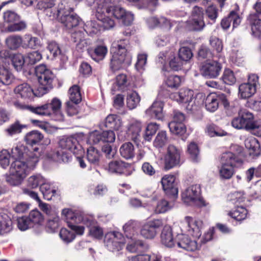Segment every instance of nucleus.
<instances>
[{"label": "nucleus", "instance_id": "64", "mask_svg": "<svg viewBox=\"0 0 261 261\" xmlns=\"http://www.w3.org/2000/svg\"><path fill=\"white\" fill-rule=\"evenodd\" d=\"M251 30L253 35L261 39V19H255L251 24Z\"/></svg>", "mask_w": 261, "mask_h": 261}, {"label": "nucleus", "instance_id": "49", "mask_svg": "<svg viewBox=\"0 0 261 261\" xmlns=\"http://www.w3.org/2000/svg\"><path fill=\"white\" fill-rule=\"evenodd\" d=\"M69 98L71 102L75 104L80 103L82 100V96L80 87L77 85H73L69 90Z\"/></svg>", "mask_w": 261, "mask_h": 261}, {"label": "nucleus", "instance_id": "11", "mask_svg": "<svg viewBox=\"0 0 261 261\" xmlns=\"http://www.w3.org/2000/svg\"><path fill=\"white\" fill-rule=\"evenodd\" d=\"M194 95L193 90L181 89L178 92L171 93L169 96L173 100L185 103V107L188 111L193 112L196 110L198 107Z\"/></svg>", "mask_w": 261, "mask_h": 261}, {"label": "nucleus", "instance_id": "62", "mask_svg": "<svg viewBox=\"0 0 261 261\" xmlns=\"http://www.w3.org/2000/svg\"><path fill=\"white\" fill-rule=\"evenodd\" d=\"M60 237L64 242L68 243L72 241L75 236L74 232L63 228L60 230Z\"/></svg>", "mask_w": 261, "mask_h": 261}, {"label": "nucleus", "instance_id": "53", "mask_svg": "<svg viewBox=\"0 0 261 261\" xmlns=\"http://www.w3.org/2000/svg\"><path fill=\"white\" fill-rule=\"evenodd\" d=\"M168 126L170 132L175 135H182L186 131V127L182 123L170 122Z\"/></svg>", "mask_w": 261, "mask_h": 261}, {"label": "nucleus", "instance_id": "29", "mask_svg": "<svg viewBox=\"0 0 261 261\" xmlns=\"http://www.w3.org/2000/svg\"><path fill=\"white\" fill-rule=\"evenodd\" d=\"M88 53L91 58L96 62L102 60L108 53V48L104 44L97 45L94 49H88Z\"/></svg>", "mask_w": 261, "mask_h": 261}, {"label": "nucleus", "instance_id": "34", "mask_svg": "<svg viewBox=\"0 0 261 261\" xmlns=\"http://www.w3.org/2000/svg\"><path fill=\"white\" fill-rule=\"evenodd\" d=\"M15 80V77L9 69L0 67V84L8 86L12 84Z\"/></svg>", "mask_w": 261, "mask_h": 261}, {"label": "nucleus", "instance_id": "56", "mask_svg": "<svg viewBox=\"0 0 261 261\" xmlns=\"http://www.w3.org/2000/svg\"><path fill=\"white\" fill-rule=\"evenodd\" d=\"M159 125L156 123H150L148 124L146 128L144 138L146 141H150L152 136L159 129Z\"/></svg>", "mask_w": 261, "mask_h": 261}, {"label": "nucleus", "instance_id": "13", "mask_svg": "<svg viewBox=\"0 0 261 261\" xmlns=\"http://www.w3.org/2000/svg\"><path fill=\"white\" fill-rule=\"evenodd\" d=\"M163 224V221L161 219H154L148 221L141 226L140 230V235L146 239H153Z\"/></svg>", "mask_w": 261, "mask_h": 261}, {"label": "nucleus", "instance_id": "26", "mask_svg": "<svg viewBox=\"0 0 261 261\" xmlns=\"http://www.w3.org/2000/svg\"><path fill=\"white\" fill-rule=\"evenodd\" d=\"M239 115L244 123L246 130H252L259 127L254 121L253 114L246 109H242L239 112Z\"/></svg>", "mask_w": 261, "mask_h": 261}, {"label": "nucleus", "instance_id": "2", "mask_svg": "<svg viewBox=\"0 0 261 261\" xmlns=\"http://www.w3.org/2000/svg\"><path fill=\"white\" fill-rule=\"evenodd\" d=\"M128 41L127 40H120L114 42L111 48L112 57L111 60V68L116 70L122 67L123 65H129L132 62V57L127 51Z\"/></svg>", "mask_w": 261, "mask_h": 261}, {"label": "nucleus", "instance_id": "32", "mask_svg": "<svg viewBox=\"0 0 261 261\" xmlns=\"http://www.w3.org/2000/svg\"><path fill=\"white\" fill-rule=\"evenodd\" d=\"M231 22L233 28L238 27L241 22L240 17L234 11H231L228 17L223 19L221 24L223 29L226 30L229 28Z\"/></svg>", "mask_w": 261, "mask_h": 261}, {"label": "nucleus", "instance_id": "39", "mask_svg": "<svg viewBox=\"0 0 261 261\" xmlns=\"http://www.w3.org/2000/svg\"><path fill=\"white\" fill-rule=\"evenodd\" d=\"M40 45V41L39 39L30 35L26 34L22 38V46L24 48L35 49Z\"/></svg>", "mask_w": 261, "mask_h": 261}, {"label": "nucleus", "instance_id": "30", "mask_svg": "<svg viewBox=\"0 0 261 261\" xmlns=\"http://www.w3.org/2000/svg\"><path fill=\"white\" fill-rule=\"evenodd\" d=\"M139 223L135 220H130L126 222L123 226V230L125 236L129 239L136 238L138 236V230Z\"/></svg>", "mask_w": 261, "mask_h": 261}, {"label": "nucleus", "instance_id": "19", "mask_svg": "<svg viewBox=\"0 0 261 261\" xmlns=\"http://www.w3.org/2000/svg\"><path fill=\"white\" fill-rule=\"evenodd\" d=\"M131 166L129 164L122 161H114L110 162L106 167V169L111 173L129 175V169Z\"/></svg>", "mask_w": 261, "mask_h": 261}, {"label": "nucleus", "instance_id": "48", "mask_svg": "<svg viewBox=\"0 0 261 261\" xmlns=\"http://www.w3.org/2000/svg\"><path fill=\"white\" fill-rule=\"evenodd\" d=\"M59 225V218L57 213L49 216L46 224L47 230L50 232H54L58 228Z\"/></svg>", "mask_w": 261, "mask_h": 261}, {"label": "nucleus", "instance_id": "33", "mask_svg": "<svg viewBox=\"0 0 261 261\" xmlns=\"http://www.w3.org/2000/svg\"><path fill=\"white\" fill-rule=\"evenodd\" d=\"M43 138V135L38 130H32L28 133L25 137L24 140L27 144L30 145L29 148H32L33 145L38 144Z\"/></svg>", "mask_w": 261, "mask_h": 261}, {"label": "nucleus", "instance_id": "35", "mask_svg": "<svg viewBox=\"0 0 261 261\" xmlns=\"http://www.w3.org/2000/svg\"><path fill=\"white\" fill-rule=\"evenodd\" d=\"M88 218L91 220V222L89 224L88 223L83 224L89 228L90 235L96 239H101L103 233L102 228L96 225L95 222L92 217L88 216Z\"/></svg>", "mask_w": 261, "mask_h": 261}, {"label": "nucleus", "instance_id": "52", "mask_svg": "<svg viewBox=\"0 0 261 261\" xmlns=\"http://www.w3.org/2000/svg\"><path fill=\"white\" fill-rule=\"evenodd\" d=\"M131 240L128 242L126 249L132 253L140 251L143 246V242L140 240H137L136 238L130 239Z\"/></svg>", "mask_w": 261, "mask_h": 261}, {"label": "nucleus", "instance_id": "3", "mask_svg": "<svg viewBox=\"0 0 261 261\" xmlns=\"http://www.w3.org/2000/svg\"><path fill=\"white\" fill-rule=\"evenodd\" d=\"M59 148L63 150H57L53 155V159L58 162H68L70 156L67 151L74 154H82L83 151L77 139L73 137H64L59 142Z\"/></svg>", "mask_w": 261, "mask_h": 261}, {"label": "nucleus", "instance_id": "37", "mask_svg": "<svg viewBox=\"0 0 261 261\" xmlns=\"http://www.w3.org/2000/svg\"><path fill=\"white\" fill-rule=\"evenodd\" d=\"M141 101V97L139 94L135 91L127 93L126 96V106L129 110L136 108Z\"/></svg>", "mask_w": 261, "mask_h": 261}, {"label": "nucleus", "instance_id": "43", "mask_svg": "<svg viewBox=\"0 0 261 261\" xmlns=\"http://www.w3.org/2000/svg\"><path fill=\"white\" fill-rule=\"evenodd\" d=\"M116 86L117 89H115V86L112 88V92H115L116 90H120L124 91L127 89L129 83L127 81V78L125 74H120L118 75L116 77Z\"/></svg>", "mask_w": 261, "mask_h": 261}, {"label": "nucleus", "instance_id": "21", "mask_svg": "<svg viewBox=\"0 0 261 261\" xmlns=\"http://www.w3.org/2000/svg\"><path fill=\"white\" fill-rule=\"evenodd\" d=\"M142 123L137 120H132L127 125V133L130 138L136 143L141 139Z\"/></svg>", "mask_w": 261, "mask_h": 261}, {"label": "nucleus", "instance_id": "61", "mask_svg": "<svg viewBox=\"0 0 261 261\" xmlns=\"http://www.w3.org/2000/svg\"><path fill=\"white\" fill-rule=\"evenodd\" d=\"M41 59V54L37 51H34L27 54L25 57V62L33 65L39 61Z\"/></svg>", "mask_w": 261, "mask_h": 261}, {"label": "nucleus", "instance_id": "38", "mask_svg": "<svg viewBox=\"0 0 261 261\" xmlns=\"http://www.w3.org/2000/svg\"><path fill=\"white\" fill-rule=\"evenodd\" d=\"M119 151L121 156L127 160L133 158L135 154L134 146L130 142L123 143L120 147Z\"/></svg>", "mask_w": 261, "mask_h": 261}, {"label": "nucleus", "instance_id": "36", "mask_svg": "<svg viewBox=\"0 0 261 261\" xmlns=\"http://www.w3.org/2000/svg\"><path fill=\"white\" fill-rule=\"evenodd\" d=\"M5 42L9 49L15 50L22 45V38L18 35H12L7 37Z\"/></svg>", "mask_w": 261, "mask_h": 261}, {"label": "nucleus", "instance_id": "51", "mask_svg": "<svg viewBox=\"0 0 261 261\" xmlns=\"http://www.w3.org/2000/svg\"><path fill=\"white\" fill-rule=\"evenodd\" d=\"M28 187L34 189L41 185L45 182V179L39 174H35L29 177L27 180Z\"/></svg>", "mask_w": 261, "mask_h": 261}, {"label": "nucleus", "instance_id": "22", "mask_svg": "<svg viewBox=\"0 0 261 261\" xmlns=\"http://www.w3.org/2000/svg\"><path fill=\"white\" fill-rule=\"evenodd\" d=\"M221 164L224 166L238 168L242 166L243 161L232 152H227L222 154Z\"/></svg>", "mask_w": 261, "mask_h": 261}, {"label": "nucleus", "instance_id": "9", "mask_svg": "<svg viewBox=\"0 0 261 261\" xmlns=\"http://www.w3.org/2000/svg\"><path fill=\"white\" fill-rule=\"evenodd\" d=\"M213 237V230H209L204 233L200 241L199 240H192L187 235L179 234L177 236V245L179 247L183 248L187 251H193L197 249L200 246V243H205L212 240Z\"/></svg>", "mask_w": 261, "mask_h": 261}, {"label": "nucleus", "instance_id": "8", "mask_svg": "<svg viewBox=\"0 0 261 261\" xmlns=\"http://www.w3.org/2000/svg\"><path fill=\"white\" fill-rule=\"evenodd\" d=\"M35 72L39 83L37 89L38 95V97H40L51 89V83L54 76L51 71L43 64L37 66Z\"/></svg>", "mask_w": 261, "mask_h": 261}, {"label": "nucleus", "instance_id": "23", "mask_svg": "<svg viewBox=\"0 0 261 261\" xmlns=\"http://www.w3.org/2000/svg\"><path fill=\"white\" fill-rule=\"evenodd\" d=\"M84 32H85L84 30H79L75 31L71 35L72 40L76 43V49L80 51H82L91 44V41L86 38V35Z\"/></svg>", "mask_w": 261, "mask_h": 261}, {"label": "nucleus", "instance_id": "4", "mask_svg": "<svg viewBox=\"0 0 261 261\" xmlns=\"http://www.w3.org/2000/svg\"><path fill=\"white\" fill-rule=\"evenodd\" d=\"M61 105V100L55 97L49 102L37 106H31L29 109L30 112L41 116H49L54 114L55 120L62 121L64 117L60 112Z\"/></svg>", "mask_w": 261, "mask_h": 261}, {"label": "nucleus", "instance_id": "16", "mask_svg": "<svg viewBox=\"0 0 261 261\" xmlns=\"http://www.w3.org/2000/svg\"><path fill=\"white\" fill-rule=\"evenodd\" d=\"M106 13L122 20L125 25H130L134 20V14L119 6H111L106 9Z\"/></svg>", "mask_w": 261, "mask_h": 261}, {"label": "nucleus", "instance_id": "27", "mask_svg": "<svg viewBox=\"0 0 261 261\" xmlns=\"http://www.w3.org/2000/svg\"><path fill=\"white\" fill-rule=\"evenodd\" d=\"M14 92L16 94L24 99L30 98L34 95L38 96V91L37 90L36 92H34L30 85L27 83H23L16 86Z\"/></svg>", "mask_w": 261, "mask_h": 261}, {"label": "nucleus", "instance_id": "10", "mask_svg": "<svg viewBox=\"0 0 261 261\" xmlns=\"http://www.w3.org/2000/svg\"><path fill=\"white\" fill-rule=\"evenodd\" d=\"M182 201L189 205L203 206L205 202L201 196V190L199 185H192L186 188L181 193Z\"/></svg>", "mask_w": 261, "mask_h": 261}, {"label": "nucleus", "instance_id": "17", "mask_svg": "<svg viewBox=\"0 0 261 261\" xmlns=\"http://www.w3.org/2000/svg\"><path fill=\"white\" fill-rule=\"evenodd\" d=\"M181 223L186 226V230L189 234L194 238V240L199 239V237L201 235V229L203 225L201 221L195 220L190 216H186Z\"/></svg>", "mask_w": 261, "mask_h": 261}, {"label": "nucleus", "instance_id": "20", "mask_svg": "<svg viewBox=\"0 0 261 261\" xmlns=\"http://www.w3.org/2000/svg\"><path fill=\"white\" fill-rule=\"evenodd\" d=\"M224 94L211 93L204 98V106L205 109L211 113L216 111L219 105L221 98H224Z\"/></svg>", "mask_w": 261, "mask_h": 261}, {"label": "nucleus", "instance_id": "25", "mask_svg": "<svg viewBox=\"0 0 261 261\" xmlns=\"http://www.w3.org/2000/svg\"><path fill=\"white\" fill-rule=\"evenodd\" d=\"M161 240L162 244L167 247L171 248L175 245V240L173 236L171 227L169 225L164 226L161 234Z\"/></svg>", "mask_w": 261, "mask_h": 261}, {"label": "nucleus", "instance_id": "54", "mask_svg": "<svg viewBox=\"0 0 261 261\" xmlns=\"http://www.w3.org/2000/svg\"><path fill=\"white\" fill-rule=\"evenodd\" d=\"M233 168L231 166L221 165L219 170L220 178L223 179H230L234 174Z\"/></svg>", "mask_w": 261, "mask_h": 261}, {"label": "nucleus", "instance_id": "1", "mask_svg": "<svg viewBox=\"0 0 261 261\" xmlns=\"http://www.w3.org/2000/svg\"><path fill=\"white\" fill-rule=\"evenodd\" d=\"M40 157V153L37 152L30 160L14 161L10 167L9 175L6 176V181L13 186L21 185L29 174L35 169Z\"/></svg>", "mask_w": 261, "mask_h": 261}, {"label": "nucleus", "instance_id": "40", "mask_svg": "<svg viewBox=\"0 0 261 261\" xmlns=\"http://www.w3.org/2000/svg\"><path fill=\"white\" fill-rule=\"evenodd\" d=\"M239 90L240 97L244 99L251 97L256 91V89L253 86H250L246 83L240 85Z\"/></svg>", "mask_w": 261, "mask_h": 261}, {"label": "nucleus", "instance_id": "28", "mask_svg": "<svg viewBox=\"0 0 261 261\" xmlns=\"http://www.w3.org/2000/svg\"><path fill=\"white\" fill-rule=\"evenodd\" d=\"M103 125L106 127L115 130H119L123 126L121 119L119 116L115 114L108 115L104 120Z\"/></svg>", "mask_w": 261, "mask_h": 261}, {"label": "nucleus", "instance_id": "5", "mask_svg": "<svg viewBox=\"0 0 261 261\" xmlns=\"http://www.w3.org/2000/svg\"><path fill=\"white\" fill-rule=\"evenodd\" d=\"M62 215L67 221L68 226L76 234L82 235L84 232V227L83 226H78L79 223H88L91 220L88 218V216L84 213L76 212H74L69 208H64L62 210Z\"/></svg>", "mask_w": 261, "mask_h": 261}, {"label": "nucleus", "instance_id": "45", "mask_svg": "<svg viewBox=\"0 0 261 261\" xmlns=\"http://www.w3.org/2000/svg\"><path fill=\"white\" fill-rule=\"evenodd\" d=\"M247 214L248 212L245 207L238 206L233 211L230 212L228 215L237 221H240L246 219Z\"/></svg>", "mask_w": 261, "mask_h": 261}, {"label": "nucleus", "instance_id": "44", "mask_svg": "<svg viewBox=\"0 0 261 261\" xmlns=\"http://www.w3.org/2000/svg\"><path fill=\"white\" fill-rule=\"evenodd\" d=\"M186 22L188 29L191 31H201L205 25L203 19L200 18H191V20L188 21Z\"/></svg>", "mask_w": 261, "mask_h": 261}, {"label": "nucleus", "instance_id": "57", "mask_svg": "<svg viewBox=\"0 0 261 261\" xmlns=\"http://www.w3.org/2000/svg\"><path fill=\"white\" fill-rule=\"evenodd\" d=\"M172 207V205L168 201L162 199L158 202L154 209V212L157 214L164 213L170 210Z\"/></svg>", "mask_w": 261, "mask_h": 261}, {"label": "nucleus", "instance_id": "46", "mask_svg": "<svg viewBox=\"0 0 261 261\" xmlns=\"http://www.w3.org/2000/svg\"><path fill=\"white\" fill-rule=\"evenodd\" d=\"M96 16L97 18L102 23L105 29H110L114 26L115 22L114 20L109 16H106L105 14L101 12L99 8L97 10Z\"/></svg>", "mask_w": 261, "mask_h": 261}, {"label": "nucleus", "instance_id": "63", "mask_svg": "<svg viewBox=\"0 0 261 261\" xmlns=\"http://www.w3.org/2000/svg\"><path fill=\"white\" fill-rule=\"evenodd\" d=\"M180 83V77L175 75H171L169 76L166 81V84L167 86L171 88H178L179 86Z\"/></svg>", "mask_w": 261, "mask_h": 261}, {"label": "nucleus", "instance_id": "31", "mask_svg": "<svg viewBox=\"0 0 261 261\" xmlns=\"http://www.w3.org/2000/svg\"><path fill=\"white\" fill-rule=\"evenodd\" d=\"M175 180L174 175L168 174L164 176L161 180L163 190L166 192L177 194L178 191L175 187Z\"/></svg>", "mask_w": 261, "mask_h": 261}, {"label": "nucleus", "instance_id": "42", "mask_svg": "<svg viewBox=\"0 0 261 261\" xmlns=\"http://www.w3.org/2000/svg\"><path fill=\"white\" fill-rule=\"evenodd\" d=\"M12 229V222L7 216L0 215V235L10 232Z\"/></svg>", "mask_w": 261, "mask_h": 261}, {"label": "nucleus", "instance_id": "24", "mask_svg": "<svg viewBox=\"0 0 261 261\" xmlns=\"http://www.w3.org/2000/svg\"><path fill=\"white\" fill-rule=\"evenodd\" d=\"M164 103L161 100H155L152 105L146 110V114L149 116L160 120L164 117Z\"/></svg>", "mask_w": 261, "mask_h": 261}, {"label": "nucleus", "instance_id": "15", "mask_svg": "<svg viewBox=\"0 0 261 261\" xmlns=\"http://www.w3.org/2000/svg\"><path fill=\"white\" fill-rule=\"evenodd\" d=\"M180 154L181 151L179 149L174 145H169L164 157L165 168L169 170L179 166L181 164Z\"/></svg>", "mask_w": 261, "mask_h": 261}, {"label": "nucleus", "instance_id": "59", "mask_svg": "<svg viewBox=\"0 0 261 261\" xmlns=\"http://www.w3.org/2000/svg\"><path fill=\"white\" fill-rule=\"evenodd\" d=\"M206 133L210 137L224 136L227 133L223 130L219 129L214 125H209L206 127Z\"/></svg>", "mask_w": 261, "mask_h": 261}, {"label": "nucleus", "instance_id": "60", "mask_svg": "<svg viewBox=\"0 0 261 261\" xmlns=\"http://www.w3.org/2000/svg\"><path fill=\"white\" fill-rule=\"evenodd\" d=\"M10 158L11 154L10 152L7 149H3L0 151V165L6 169L10 164Z\"/></svg>", "mask_w": 261, "mask_h": 261}, {"label": "nucleus", "instance_id": "58", "mask_svg": "<svg viewBox=\"0 0 261 261\" xmlns=\"http://www.w3.org/2000/svg\"><path fill=\"white\" fill-rule=\"evenodd\" d=\"M222 79L224 83L229 85L234 84L236 82L233 72L229 69L224 70Z\"/></svg>", "mask_w": 261, "mask_h": 261}, {"label": "nucleus", "instance_id": "12", "mask_svg": "<svg viewBox=\"0 0 261 261\" xmlns=\"http://www.w3.org/2000/svg\"><path fill=\"white\" fill-rule=\"evenodd\" d=\"M37 152L40 153L41 156L42 153V148L38 146L29 148L23 145H17L11 149L10 153L11 158L14 161H23L25 159H31V156L35 155Z\"/></svg>", "mask_w": 261, "mask_h": 261}, {"label": "nucleus", "instance_id": "50", "mask_svg": "<svg viewBox=\"0 0 261 261\" xmlns=\"http://www.w3.org/2000/svg\"><path fill=\"white\" fill-rule=\"evenodd\" d=\"M25 125L20 124L18 121H16L7 128L5 132L7 136H13L14 135L20 133L22 128L25 127Z\"/></svg>", "mask_w": 261, "mask_h": 261}, {"label": "nucleus", "instance_id": "55", "mask_svg": "<svg viewBox=\"0 0 261 261\" xmlns=\"http://www.w3.org/2000/svg\"><path fill=\"white\" fill-rule=\"evenodd\" d=\"M11 61L15 69L17 71H20L25 62V58L20 54H16L13 56Z\"/></svg>", "mask_w": 261, "mask_h": 261}, {"label": "nucleus", "instance_id": "7", "mask_svg": "<svg viewBox=\"0 0 261 261\" xmlns=\"http://www.w3.org/2000/svg\"><path fill=\"white\" fill-rule=\"evenodd\" d=\"M3 18L5 23L0 24V29L2 32H19L27 27L25 22L20 21V16L14 11H7L4 13Z\"/></svg>", "mask_w": 261, "mask_h": 261}, {"label": "nucleus", "instance_id": "6", "mask_svg": "<svg viewBox=\"0 0 261 261\" xmlns=\"http://www.w3.org/2000/svg\"><path fill=\"white\" fill-rule=\"evenodd\" d=\"M53 16L57 17L67 29L75 28L81 22L79 16L72 12V9L63 3L59 5L57 13H53Z\"/></svg>", "mask_w": 261, "mask_h": 261}, {"label": "nucleus", "instance_id": "47", "mask_svg": "<svg viewBox=\"0 0 261 261\" xmlns=\"http://www.w3.org/2000/svg\"><path fill=\"white\" fill-rule=\"evenodd\" d=\"M168 142V137L165 131L159 132L156 136L153 144L154 147L161 148L164 147Z\"/></svg>", "mask_w": 261, "mask_h": 261}, {"label": "nucleus", "instance_id": "14", "mask_svg": "<svg viewBox=\"0 0 261 261\" xmlns=\"http://www.w3.org/2000/svg\"><path fill=\"white\" fill-rule=\"evenodd\" d=\"M104 242L108 250L112 252L118 251L124 245L123 237L118 231L109 232L106 234Z\"/></svg>", "mask_w": 261, "mask_h": 261}, {"label": "nucleus", "instance_id": "18", "mask_svg": "<svg viewBox=\"0 0 261 261\" xmlns=\"http://www.w3.org/2000/svg\"><path fill=\"white\" fill-rule=\"evenodd\" d=\"M222 66L217 61L204 63L200 68L201 74L205 78L214 79L217 77L220 73Z\"/></svg>", "mask_w": 261, "mask_h": 261}, {"label": "nucleus", "instance_id": "41", "mask_svg": "<svg viewBox=\"0 0 261 261\" xmlns=\"http://www.w3.org/2000/svg\"><path fill=\"white\" fill-rule=\"evenodd\" d=\"M101 157L100 151L93 146H90L87 149V158L88 161L95 165H98Z\"/></svg>", "mask_w": 261, "mask_h": 261}]
</instances>
